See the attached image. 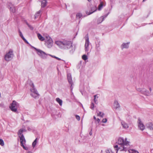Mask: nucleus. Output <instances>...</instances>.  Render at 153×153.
<instances>
[{"label":"nucleus","instance_id":"a878e982","mask_svg":"<svg viewBox=\"0 0 153 153\" xmlns=\"http://www.w3.org/2000/svg\"><path fill=\"white\" fill-rule=\"evenodd\" d=\"M128 151L129 152L131 153H139V152L137 151L134 149L130 150H128Z\"/></svg>","mask_w":153,"mask_h":153},{"label":"nucleus","instance_id":"f257e3e1","mask_svg":"<svg viewBox=\"0 0 153 153\" xmlns=\"http://www.w3.org/2000/svg\"><path fill=\"white\" fill-rule=\"evenodd\" d=\"M117 143L118 145H115L114 146V148H116L117 152L119 149H120V151L124 150L125 151L127 150L126 148L127 146H129V142L126 141V138L124 139L123 138L119 137Z\"/></svg>","mask_w":153,"mask_h":153},{"label":"nucleus","instance_id":"37998d69","mask_svg":"<svg viewBox=\"0 0 153 153\" xmlns=\"http://www.w3.org/2000/svg\"><path fill=\"white\" fill-rule=\"evenodd\" d=\"M92 129H91V131L89 133V134L91 136L92 135Z\"/></svg>","mask_w":153,"mask_h":153},{"label":"nucleus","instance_id":"4be33fe9","mask_svg":"<svg viewBox=\"0 0 153 153\" xmlns=\"http://www.w3.org/2000/svg\"><path fill=\"white\" fill-rule=\"evenodd\" d=\"M96 10H94V11H92V10H87L86 12V13L88 15H90V14H91V13H93Z\"/></svg>","mask_w":153,"mask_h":153},{"label":"nucleus","instance_id":"e433bc0d","mask_svg":"<svg viewBox=\"0 0 153 153\" xmlns=\"http://www.w3.org/2000/svg\"><path fill=\"white\" fill-rule=\"evenodd\" d=\"M75 116H76V119L78 120L79 121L80 120V117L79 115H75Z\"/></svg>","mask_w":153,"mask_h":153},{"label":"nucleus","instance_id":"aec40b11","mask_svg":"<svg viewBox=\"0 0 153 153\" xmlns=\"http://www.w3.org/2000/svg\"><path fill=\"white\" fill-rule=\"evenodd\" d=\"M37 36L39 39L41 41H43L45 40V39L44 38L40 33L37 34Z\"/></svg>","mask_w":153,"mask_h":153},{"label":"nucleus","instance_id":"1a4fd4ad","mask_svg":"<svg viewBox=\"0 0 153 153\" xmlns=\"http://www.w3.org/2000/svg\"><path fill=\"white\" fill-rule=\"evenodd\" d=\"M90 42L89 41L88 37L85 40V52H88L89 49V45Z\"/></svg>","mask_w":153,"mask_h":153},{"label":"nucleus","instance_id":"c03bdc74","mask_svg":"<svg viewBox=\"0 0 153 153\" xmlns=\"http://www.w3.org/2000/svg\"><path fill=\"white\" fill-rule=\"evenodd\" d=\"M0 106L1 107H3V106H4V104L3 103H1L0 104Z\"/></svg>","mask_w":153,"mask_h":153},{"label":"nucleus","instance_id":"ddd939ff","mask_svg":"<svg viewBox=\"0 0 153 153\" xmlns=\"http://www.w3.org/2000/svg\"><path fill=\"white\" fill-rule=\"evenodd\" d=\"M114 106L116 109L119 108L120 107V105L118 101L117 100H115L114 102Z\"/></svg>","mask_w":153,"mask_h":153},{"label":"nucleus","instance_id":"de8ad7c7","mask_svg":"<svg viewBox=\"0 0 153 153\" xmlns=\"http://www.w3.org/2000/svg\"><path fill=\"white\" fill-rule=\"evenodd\" d=\"M28 153H32L31 152H28Z\"/></svg>","mask_w":153,"mask_h":153},{"label":"nucleus","instance_id":"79ce46f5","mask_svg":"<svg viewBox=\"0 0 153 153\" xmlns=\"http://www.w3.org/2000/svg\"><path fill=\"white\" fill-rule=\"evenodd\" d=\"M96 120H97V122L98 123H99L100 121V120L99 118H97Z\"/></svg>","mask_w":153,"mask_h":153},{"label":"nucleus","instance_id":"4468645a","mask_svg":"<svg viewBox=\"0 0 153 153\" xmlns=\"http://www.w3.org/2000/svg\"><path fill=\"white\" fill-rule=\"evenodd\" d=\"M142 94L146 96H149L150 95V92L148 90L143 88V91H142Z\"/></svg>","mask_w":153,"mask_h":153},{"label":"nucleus","instance_id":"2eb2a0df","mask_svg":"<svg viewBox=\"0 0 153 153\" xmlns=\"http://www.w3.org/2000/svg\"><path fill=\"white\" fill-rule=\"evenodd\" d=\"M129 42L127 43H123L121 45V48L122 49L124 48H127L129 47Z\"/></svg>","mask_w":153,"mask_h":153},{"label":"nucleus","instance_id":"c756f323","mask_svg":"<svg viewBox=\"0 0 153 153\" xmlns=\"http://www.w3.org/2000/svg\"><path fill=\"white\" fill-rule=\"evenodd\" d=\"M45 39V42H46L47 41H49L50 39H52L51 38V37L49 36H46Z\"/></svg>","mask_w":153,"mask_h":153},{"label":"nucleus","instance_id":"4c0bfd02","mask_svg":"<svg viewBox=\"0 0 153 153\" xmlns=\"http://www.w3.org/2000/svg\"><path fill=\"white\" fill-rule=\"evenodd\" d=\"M102 121L103 123H106L107 122V119L106 118L103 119Z\"/></svg>","mask_w":153,"mask_h":153},{"label":"nucleus","instance_id":"393cba45","mask_svg":"<svg viewBox=\"0 0 153 153\" xmlns=\"http://www.w3.org/2000/svg\"><path fill=\"white\" fill-rule=\"evenodd\" d=\"M103 6V2H101L100 3V4L98 6V10H100L102 8Z\"/></svg>","mask_w":153,"mask_h":153},{"label":"nucleus","instance_id":"58836bf2","mask_svg":"<svg viewBox=\"0 0 153 153\" xmlns=\"http://www.w3.org/2000/svg\"><path fill=\"white\" fill-rule=\"evenodd\" d=\"M27 25H28V27L30 28L31 29V30H33V27L31 26L30 25H29L28 23H27Z\"/></svg>","mask_w":153,"mask_h":153},{"label":"nucleus","instance_id":"3c124183","mask_svg":"<svg viewBox=\"0 0 153 153\" xmlns=\"http://www.w3.org/2000/svg\"><path fill=\"white\" fill-rule=\"evenodd\" d=\"M89 1H91V0H88Z\"/></svg>","mask_w":153,"mask_h":153},{"label":"nucleus","instance_id":"a18cd8bd","mask_svg":"<svg viewBox=\"0 0 153 153\" xmlns=\"http://www.w3.org/2000/svg\"><path fill=\"white\" fill-rule=\"evenodd\" d=\"M94 118L95 120H97L96 119V117L95 116H94Z\"/></svg>","mask_w":153,"mask_h":153},{"label":"nucleus","instance_id":"cd10ccee","mask_svg":"<svg viewBox=\"0 0 153 153\" xmlns=\"http://www.w3.org/2000/svg\"><path fill=\"white\" fill-rule=\"evenodd\" d=\"M37 138H36V139L34 140L32 143V146L34 148L36 145L37 143Z\"/></svg>","mask_w":153,"mask_h":153},{"label":"nucleus","instance_id":"bb28decb","mask_svg":"<svg viewBox=\"0 0 153 153\" xmlns=\"http://www.w3.org/2000/svg\"><path fill=\"white\" fill-rule=\"evenodd\" d=\"M82 16V14L78 13L76 15V18L80 19Z\"/></svg>","mask_w":153,"mask_h":153},{"label":"nucleus","instance_id":"ea45409f","mask_svg":"<svg viewBox=\"0 0 153 153\" xmlns=\"http://www.w3.org/2000/svg\"><path fill=\"white\" fill-rule=\"evenodd\" d=\"M106 153H112L111 152H110L109 150H106Z\"/></svg>","mask_w":153,"mask_h":153},{"label":"nucleus","instance_id":"a211bd4d","mask_svg":"<svg viewBox=\"0 0 153 153\" xmlns=\"http://www.w3.org/2000/svg\"><path fill=\"white\" fill-rule=\"evenodd\" d=\"M47 0H43L41 2V6L42 7H45L47 5Z\"/></svg>","mask_w":153,"mask_h":153},{"label":"nucleus","instance_id":"72a5a7b5","mask_svg":"<svg viewBox=\"0 0 153 153\" xmlns=\"http://www.w3.org/2000/svg\"><path fill=\"white\" fill-rule=\"evenodd\" d=\"M94 104L93 103H91V105L90 108L92 110L94 109Z\"/></svg>","mask_w":153,"mask_h":153},{"label":"nucleus","instance_id":"7ed1b4c3","mask_svg":"<svg viewBox=\"0 0 153 153\" xmlns=\"http://www.w3.org/2000/svg\"><path fill=\"white\" fill-rule=\"evenodd\" d=\"M30 91L31 96L35 98H38L39 94L38 93L37 90L34 88L33 83H32L30 85Z\"/></svg>","mask_w":153,"mask_h":153},{"label":"nucleus","instance_id":"7c9ffc66","mask_svg":"<svg viewBox=\"0 0 153 153\" xmlns=\"http://www.w3.org/2000/svg\"><path fill=\"white\" fill-rule=\"evenodd\" d=\"M97 95H94V102H95V103L96 104H97L98 103V102H97V99H96V97L97 96Z\"/></svg>","mask_w":153,"mask_h":153},{"label":"nucleus","instance_id":"20e7f679","mask_svg":"<svg viewBox=\"0 0 153 153\" xmlns=\"http://www.w3.org/2000/svg\"><path fill=\"white\" fill-rule=\"evenodd\" d=\"M13 56V51L10 49L8 52L6 53L4 56V59L7 61L8 62L11 60Z\"/></svg>","mask_w":153,"mask_h":153},{"label":"nucleus","instance_id":"6e6552de","mask_svg":"<svg viewBox=\"0 0 153 153\" xmlns=\"http://www.w3.org/2000/svg\"><path fill=\"white\" fill-rule=\"evenodd\" d=\"M138 126L140 129L142 131L144 130L145 128V126L141 121L140 118H138Z\"/></svg>","mask_w":153,"mask_h":153},{"label":"nucleus","instance_id":"b1692460","mask_svg":"<svg viewBox=\"0 0 153 153\" xmlns=\"http://www.w3.org/2000/svg\"><path fill=\"white\" fill-rule=\"evenodd\" d=\"M104 114V113H102L101 111H99L98 113H97V116H100L102 117H103Z\"/></svg>","mask_w":153,"mask_h":153},{"label":"nucleus","instance_id":"49530a36","mask_svg":"<svg viewBox=\"0 0 153 153\" xmlns=\"http://www.w3.org/2000/svg\"><path fill=\"white\" fill-rule=\"evenodd\" d=\"M12 10V12L13 13H14L15 12V10Z\"/></svg>","mask_w":153,"mask_h":153},{"label":"nucleus","instance_id":"c85d7f7f","mask_svg":"<svg viewBox=\"0 0 153 153\" xmlns=\"http://www.w3.org/2000/svg\"><path fill=\"white\" fill-rule=\"evenodd\" d=\"M41 12V11L39 10L38 12L36 13L35 15V18H36V17H38V16H39L40 15V14Z\"/></svg>","mask_w":153,"mask_h":153},{"label":"nucleus","instance_id":"f3484780","mask_svg":"<svg viewBox=\"0 0 153 153\" xmlns=\"http://www.w3.org/2000/svg\"><path fill=\"white\" fill-rule=\"evenodd\" d=\"M121 124L123 127L125 128H127L128 127V124L124 121L121 122Z\"/></svg>","mask_w":153,"mask_h":153},{"label":"nucleus","instance_id":"6ab92c4d","mask_svg":"<svg viewBox=\"0 0 153 153\" xmlns=\"http://www.w3.org/2000/svg\"><path fill=\"white\" fill-rule=\"evenodd\" d=\"M147 127L151 130H153V124L149 123L147 124Z\"/></svg>","mask_w":153,"mask_h":153},{"label":"nucleus","instance_id":"2f4dec72","mask_svg":"<svg viewBox=\"0 0 153 153\" xmlns=\"http://www.w3.org/2000/svg\"><path fill=\"white\" fill-rule=\"evenodd\" d=\"M82 59L84 60H85L88 59L87 56L85 55H84L82 56Z\"/></svg>","mask_w":153,"mask_h":153},{"label":"nucleus","instance_id":"0eeeda50","mask_svg":"<svg viewBox=\"0 0 153 153\" xmlns=\"http://www.w3.org/2000/svg\"><path fill=\"white\" fill-rule=\"evenodd\" d=\"M35 50L37 51L38 55L41 57L43 58H45L46 57L47 54L45 53L43 51L39 49L35 48Z\"/></svg>","mask_w":153,"mask_h":153},{"label":"nucleus","instance_id":"dca6fc26","mask_svg":"<svg viewBox=\"0 0 153 153\" xmlns=\"http://www.w3.org/2000/svg\"><path fill=\"white\" fill-rule=\"evenodd\" d=\"M19 36H20L22 38V39L23 40V41L26 43L27 44H28V42L27 41V40L23 36V34L22 33V32L20 30H19Z\"/></svg>","mask_w":153,"mask_h":153},{"label":"nucleus","instance_id":"423d86ee","mask_svg":"<svg viewBox=\"0 0 153 153\" xmlns=\"http://www.w3.org/2000/svg\"><path fill=\"white\" fill-rule=\"evenodd\" d=\"M20 138V145L25 150H28V148L25 146L24 144L26 143V140L23 135H22L19 137Z\"/></svg>","mask_w":153,"mask_h":153},{"label":"nucleus","instance_id":"f03ea898","mask_svg":"<svg viewBox=\"0 0 153 153\" xmlns=\"http://www.w3.org/2000/svg\"><path fill=\"white\" fill-rule=\"evenodd\" d=\"M56 44L60 48L65 49H68L72 48V50L70 51L71 53H73L75 50L74 48L72 46V43L71 41L64 40L62 41H57Z\"/></svg>","mask_w":153,"mask_h":153},{"label":"nucleus","instance_id":"39448f33","mask_svg":"<svg viewBox=\"0 0 153 153\" xmlns=\"http://www.w3.org/2000/svg\"><path fill=\"white\" fill-rule=\"evenodd\" d=\"M19 104L15 100H13L9 107L10 110L13 112H16L19 107Z\"/></svg>","mask_w":153,"mask_h":153},{"label":"nucleus","instance_id":"a19ab883","mask_svg":"<svg viewBox=\"0 0 153 153\" xmlns=\"http://www.w3.org/2000/svg\"><path fill=\"white\" fill-rule=\"evenodd\" d=\"M149 91H150L149 92H150V93L152 91V88L151 87H149Z\"/></svg>","mask_w":153,"mask_h":153},{"label":"nucleus","instance_id":"9d476101","mask_svg":"<svg viewBox=\"0 0 153 153\" xmlns=\"http://www.w3.org/2000/svg\"><path fill=\"white\" fill-rule=\"evenodd\" d=\"M68 79L69 83L71 85V90L72 89L73 87H72V85L73 84L71 75L70 74H67Z\"/></svg>","mask_w":153,"mask_h":153},{"label":"nucleus","instance_id":"8fccbe9b","mask_svg":"<svg viewBox=\"0 0 153 153\" xmlns=\"http://www.w3.org/2000/svg\"><path fill=\"white\" fill-rule=\"evenodd\" d=\"M29 129H30V128H28V130H29Z\"/></svg>","mask_w":153,"mask_h":153},{"label":"nucleus","instance_id":"c9c22d12","mask_svg":"<svg viewBox=\"0 0 153 153\" xmlns=\"http://www.w3.org/2000/svg\"><path fill=\"white\" fill-rule=\"evenodd\" d=\"M49 55L51 56L52 57H53V58H54L58 60H61V59H60V58H59L57 57H56V56H52V55Z\"/></svg>","mask_w":153,"mask_h":153},{"label":"nucleus","instance_id":"9b49d317","mask_svg":"<svg viewBox=\"0 0 153 153\" xmlns=\"http://www.w3.org/2000/svg\"><path fill=\"white\" fill-rule=\"evenodd\" d=\"M109 13V12H108V13L105 15H104L103 16L99 18L97 21V23L98 24H99L101 23L103 21L104 18H106L108 15Z\"/></svg>","mask_w":153,"mask_h":153},{"label":"nucleus","instance_id":"473e14b6","mask_svg":"<svg viewBox=\"0 0 153 153\" xmlns=\"http://www.w3.org/2000/svg\"><path fill=\"white\" fill-rule=\"evenodd\" d=\"M0 144L2 146H3L4 145V143L3 140L1 139H0Z\"/></svg>","mask_w":153,"mask_h":153},{"label":"nucleus","instance_id":"f704fd0d","mask_svg":"<svg viewBox=\"0 0 153 153\" xmlns=\"http://www.w3.org/2000/svg\"><path fill=\"white\" fill-rule=\"evenodd\" d=\"M137 91L140 92L142 93V91H143V88H137Z\"/></svg>","mask_w":153,"mask_h":153},{"label":"nucleus","instance_id":"09e8293b","mask_svg":"<svg viewBox=\"0 0 153 153\" xmlns=\"http://www.w3.org/2000/svg\"><path fill=\"white\" fill-rule=\"evenodd\" d=\"M97 96H98V95ZM96 97H97V98H98V96H97L96 97Z\"/></svg>","mask_w":153,"mask_h":153},{"label":"nucleus","instance_id":"f8f14e48","mask_svg":"<svg viewBox=\"0 0 153 153\" xmlns=\"http://www.w3.org/2000/svg\"><path fill=\"white\" fill-rule=\"evenodd\" d=\"M47 45V46L48 48H50L52 47L53 44V41L52 39H50L49 41L45 42Z\"/></svg>","mask_w":153,"mask_h":153},{"label":"nucleus","instance_id":"5701e85b","mask_svg":"<svg viewBox=\"0 0 153 153\" xmlns=\"http://www.w3.org/2000/svg\"><path fill=\"white\" fill-rule=\"evenodd\" d=\"M23 130L22 129H20L19 130L18 132V135L19 137L21 135H23L22 134V133L23 132Z\"/></svg>","mask_w":153,"mask_h":153},{"label":"nucleus","instance_id":"412c9836","mask_svg":"<svg viewBox=\"0 0 153 153\" xmlns=\"http://www.w3.org/2000/svg\"><path fill=\"white\" fill-rule=\"evenodd\" d=\"M56 101L58 102L60 106L62 105V101L59 98H57L56 99Z\"/></svg>","mask_w":153,"mask_h":153}]
</instances>
